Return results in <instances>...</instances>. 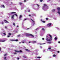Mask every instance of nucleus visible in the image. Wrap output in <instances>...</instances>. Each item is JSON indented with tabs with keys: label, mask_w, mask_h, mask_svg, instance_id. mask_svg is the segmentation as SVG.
I'll return each instance as SVG.
<instances>
[{
	"label": "nucleus",
	"mask_w": 60,
	"mask_h": 60,
	"mask_svg": "<svg viewBox=\"0 0 60 60\" xmlns=\"http://www.w3.org/2000/svg\"><path fill=\"white\" fill-rule=\"evenodd\" d=\"M46 41H51V40L52 39V36L50 34H48L46 37Z\"/></svg>",
	"instance_id": "nucleus-1"
},
{
	"label": "nucleus",
	"mask_w": 60,
	"mask_h": 60,
	"mask_svg": "<svg viewBox=\"0 0 60 60\" xmlns=\"http://www.w3.org/2000/svg\"><path fill=\"white\" fill-rule=\"evenodd\" d=\"M23 34L24 35H26V36H29L30 37V38H34V36L32 34L25 33L24 34Z\"/></svg>",
	"instance_id": "nucleus-2"
},
{
	"label": "nucleus",
	"mask_w": 60,
	"mask_h": 60,
	"mask_svg": "<svg viewBox=\"0 0 60 60\" xmlns=\"http://www.w3.org/2000/svg\"><path fill=\"white\" fill-rule=\"evenodd\" d=\"M42 9L44 11H47V10L48 9V7L46 4H44V6L42 7Z\"/></svg>",
	"instance_id": "nucleus-3"
},
{
	"label": "nucleus",
	"mask_w": 60,
	"mask_h": 60,
	"mask_svg": "<svg viewBox=\"0 0 60 60\" xmlns=\"http://www.w3.org/2000/svg\"><path fill=\"white\" fill-rule=\"evenodd\" d=\"M31 19L32 21H31V23L32 25H33V26H34V24L35 23V21H34V20L33 19L32 20Z\"/></svg>",
	"instance_id": "nucleus-4"
},
{
	"label": "nucleus",
	"mask_w": 60,
	"mask_h": 60,
	"mask_svg": "<svg viewBox=\"0 0 60 60\" xmlns=\"http://www.w3.org/2000/svg\"><path fill=\"white\" fill-rule=\"evenodd\" d=\"M51 23H48L47 24V27H49V26H50L51 25Z\"/></svg>",
	"instance_id": "nucleus-5"
},
{
	"label": "nucleus",
	"mask_w": 60,
	"mask_h": 60,
	"mask_svg": "<svg viewBox=\"0 0 60 60\" xmlns=\"http://www.w3.org/2000/svg\"><path fill=\"white\" fill-rule=\"evenodd\" d=\"M14 15H13L11 16V18L12 20H13V19H14Z\"/></svg>",
	"instance_id": "nucleus-6"
},
{
	"label": "nucleus",
	"mask_w": 60,
	"mask_h": 60,
	"mask_svg": "<svg viewBox=\"0 0 60 60\" xmlns=\"http://www.w3.org/2000/svg\"><path fill=\"white\" fill-rule=\"evenodd\" d=\"M14 13H16V12H11V13H8V15H10L11 14H13Z\"/></svg>",
	"instance_id": "nucleus-7"
},
{
	"label": "nucleus",
	"mask_w": 60,
	"mask_h": 60,
	"mask_svg": "<svg viewBox=\"0 0 60 60\" xmlns=\"http://www.w3.org/2000/svg\"><path fill=\"white\" fill-rule=\"evenodd\" d=\"M15 52H22V51L21 50H20L19 51H16V50H15Z\"/></svg>",
	"instance_id": "nucleus-8"
},
{
	"label": "nucleus",
	"mask_w": 60,
	"mask_h": 60,
	"mask_svg": "<svg viewBox=\"0 0 60 60\" xmlns=\"http://www.w3.org/2000/svg\"><path fill=\"white\" fill-rule=\"evenodd\" d=\"M31 42H32V43H36V41H31Z\"/></svg>",
	"instance_id": "nucleus-9"
},
{
	"label": "nucleus",
	"mask_w": 60,
	"mask_h": 60,
	"mask_svg": "<svg viewBox=\"0 0 60 60\" xmlns=\"http://www.w3.org/2000/svg\"><path fill=\"white\" fill-rule=\"evenodd\" d=\"M4 39L5 40L4 41H2L1 39H0V42L1 41L2 42H3L4 41H6L7 40V39L5 38Z\"/></svg>",
	"instance_id": "nucleus-10"
},
{
	"label": "nucleus",
	"mask_w": 60,
	"mask_h": 60,
	"mask_svg": "<svg viewBox=\"0 0 60 60\" xmlns=\"http://www.w3.org/2000/svg\"><path fill=\"white\" fill-rule=\"evenodd\" d=\"M0 7H1V8H2V7H3V8H4L5 7L4 6V5H1L0 6Z\"/></svg>",
	"instance_id": "nucleus-11"
},
{
	"label": "nucleus",
	"mask_w": 60,
	"mask_h": 60,
	"mask_svg": "<svg viewBox=\"0 0 60 60\" xmlns=\"http://www.w3.org/2000/svg\"><path fill=\"white\" fill-rule=\"evenodd\" d=\"M37 6H38V8L37 9H36V10H39V8L40 7H39V5H38V4H37Z\"/></svg>",
	"instance_id": "nucleus-12"
},
{
	"label": "nucleus",
	"mask_w": 60,
	"mask_h": 60,
	"mask_svg": "<svg viewBox=\"0 0 60 60\" xmlns=\"http://www.w3.org/2000/svg\"><path fill=\"white\" fill-rule=\"evenodd\" d=\"M10 41H18V39H16L15 40H10Z\"/></svg>",
	"instance_id": "nucleus-13"
},
{
	"label": "nucleus",
	"mask_w": 60,
	"mask_h": 60,
	"mask_svg": "<svg viewBox=\"0 0 60 60\" xmlns=\"http://www.w3.org/2000/svg\"><path fill=\"white\" fill-rule=\"evenodd\" d=\"M4 22H5V23H9V22H7V21H6V20H4Z\"/></svg>",
	"instance_id": "nucleus-14"
},
{
	"label": "nucleus",
	"mask_w": 60,
	"mask_h": 60,
	"mask_svg": "<svg viewBox=\"0 0 60 60\" xmlns=\"http://www.w3.org/2000/svg\"><path fill=\"white\" fill-rule=\"evenodd\" d=\"M57 9L58 10V11H60V8H57Z\"/></svg>",
	"instance_id": "nucleus-15"
},
{
	"label": "nucleus",
	"mask_w": 60,
	"mask_h": 60,
	"mask_svg": "<svg viewBox=\"0 0 60 60\" xmlns=\"http://www.w3.org/2000/svg\"><path fill=\"white\" fill-rule=\"evenodd\" d=\"M55 11L56 10L55 9H52V12H54V11Z\"/></svg>",
	"instance_id": "nucleus-16"
},
{
	"label": "nucleus",
	"mask_w": 60,
	"mask_h": 60,
	"mask_svg": "<svg viewBox=\"0 0 60 60\" xmlns=\"http://www.w3.org/2000/svg\"><path fill=\"white\" fill-rule=\"evenodd\" d=\"M49 47H50L48 48V49H51V47L50 46H49Z\"/></svg>",
	"instance_id": "nucleus-17"
},
{
	"label": "nucleus",
	"mask_w": 60,
	"mask_h": 60,
	"mask_svg": "<svg viewBox=\"0 0 60 60\" xmlns=\"http://www.w3.org/2000/svg\"><path fill=\"white\" fill-rule=\"evenodd\" d=\"M57 13H58L59 15H60V11H58L57 12Z\"/></svg>",
	"instance_id": "nucleus-18"
},
{
	"label": "nucleus",
	"mask_w": 60,
	"mask_h": 60,
	"mask_svg": "<svg viewBox=\"0 0 60 60\" xmlns=\"http://www.w3.org/2000/svg\"><path fill=\"white\" fill-rule=\"evenodd\" d=\"M54 39L55 40H56L57 39V37H55L54 38Z\"/></svg>",
	"instance_id": "nucleus-19"
},
{
	"label": "nucleus",
	"mask_w": 60,
	"mask_h": 60,
	"mask_svg": "<svg viewBox=\"0 0 60 60\" xmlns=\"http://www.w3.org/2000/svg\"><path fill=\"white\" fill-rule=\"evenodd\" d=\"M22 15H20V16L19 17V19H20L21 18H22Z\"/></svg>",
	"instance_id": "nucleus-20"
},
{
	"label": "nucleus",
	"mask_w": 60,
	"mask_h": 60,
	"mask_svg": "<svg viewBox=\"0 0 60 60\" xmlns=\"http://www.w3.org/2000/svg\"><path fill=\"white\" fill-rule=\"evenodd\" d=\"M26 51H28V52H30V50H28V49H26Z\"/></svg>",
	"instance_id": "nucleus-21"
},
{
	"label": "nucleus",
	"mask_w": 60,
	"mask_h": 60,
	"mask_svg": "<svg viewBox=\"0 0 60 60\" xmlns=\"http://www.w3.org/2000/svg\"><path fill=\"white\" fill-rule=\"evenodd\" d=\"M23 57L24 58H26V56L25 55H24V56H23Z\"/></svg>",
	"instance_id": "nucleus-22"
},
{
	"label": "nucleus",
	"mask_w": 60,
	"mask_h": 60,
	"mask_svg": "<svg viewBox=\"0 0 60 60\" xmlns=\"http://www.w3.org/2000/svg\"><path fill=\"white\" fill-rule=\"evenodd\" d=\"M28 19V18H26L24 19V20H23V21H25V20H27V19Z\"/></svg>",
	"instance_id": "nucleus-23"
},
{
	"label": "nucleus",
	"mask_w": 60,
	"mask_h": 60,
	"mask_svg": "<svg viewBox=\"0 0 60 60\" xmlns=\"http://www.w3.org/2000/svg\"><path fill=\"white\" fill-rule=\"evenodd\" d=\"M37 58H41L40 57H37Z\"/></svg>",
	"instance_id": "nucleus-24"
},
{
	"label": "nucleus",
	"mask_w": 60,
	"mask_h": 60,
	"mask_svg": "<svg viewBox=\"0 0 60 60\" xmlns=\"http://www.w3.org/2000/svg\"><path fill=\"white\" fill-rule=\"evenodd\" d=\"M33 16H35V14H32Z\"/></svg>",
	"instance_id": "nucleus-25"
},
{
	"label": "nucleus",
	"mask_w": 60,
	"mask_h": 60,
	"mask_svg": "<svg viewBox=\"0 0 60 60\" xmlns=\"http://www.w3.org/2000/svg\"><path fill=\"white\" fill-rule=\"evenodd\" d=\"M20 34L19 35L17 36L18 37H20Z\"/></svg>",
	"instance_id": "nucleus-26"
},
{
	"label": "nucleus",
	"mask_w": 60,
	"mask_h": 60,
	"mask_svg": "<svg viewBox=\"0 0 60 60\" xmlns=\"http://www.w3.org/2000/svg\"><path fill=\"white\" fill-rule=\"evenodd\" d=\"M13 25L14 26H15V23H13Z\"/></svg>",
	"instance_id": "nucleus-27"
},
{
	"label": "nucleus",
	"mask_w": 60,
	"mask_h": 60,
	"mask_svg": "<svg viewBox=\"0 0 60 60\" xmlns=\"http://www.w3.org/2000/svg\"><path fill=\"white\" fill-rule=\"evenodd\" d=\"M42 30H43V31H45V29H44V28H42Z\"/></svg>",
	"instance_id": "nucleus-28"
},
{
	"label": "nucleus",
	"mask_w": 60,
	"mask_h": 60,
	"mask_svg": "<svg viewBox=\"0 0 60 60\" xmlns=\"http://www.w3.org/2000/svg\"><path fill=\"white\" fill-rule=\"evenodd\" d=\"M53 51V49H51L50 50V51L51 52Z\"/></svg>",
	"instance_id": "nucleus-29"
},
{
	"label": "nucleus",
	"mask_w": 60,
	"mask_h": 60,
	"mask_svg": "<svg viewBox=\"0 0 60 60\" xmlns=\"http://www.w3.org/2000/svg\"><path fill=\"white\" fill-rule=\"evenodd\" d=\"M14 15H15V16L16 17H18V15H17V14H15Z\"/></svg>",
	"instance_id": "nucleus-30"
},
{
	"label": "nucleus",
	"mask_w": 60,
	"mask_h": 60,
	"mask_svg": "<svg viewBox=\"0 0 60 60\" xmlns=\"http://www.w3.org/2000/svg\"><path fill=\"white\" fill-rule=\"evenodd\" d=\"M46 20H48V19H49V18H46Z\"/></svg>",
	"instance_id": "nucleus-31"
},
{
	"label": "nucleus",
	"mask_w": 60,
	"mask_h": 60,
	"mask_svg": "<svg viewBox=\"0 0 60 60\" xmlns=\"http://www.w3.org/2000/svg\"><path fill=\"white\" fill-rule=\"evenodd\" d=\"M19 4H20V5H21L22 4V3H20V2L19 3Z\"/></svg>",
	"instance_id": "nucleus-32"
},
{
	"label": "nucleus",
	"mask_w": 60,
	"mask_h": 60,
	"mask_svg": "<svg viewBox=\"0 0 60 60\" xmlns=\"http://www.w3.org/2000/svg\"><path fill=\"white\" fill-rule=\"evenodd\" d=\"M11 33H9L8 34V35H11Z\"/></svg>",
	"instance_id": "nucleus-33"
},
{
	"label": "nucleus",
	"mask_w": 60,
	"mask_h": 60,
	"mask_svg": "<svg viewBox=\"0 0 60 60\" xmlns=\"http://www.w3.org/2000/svg\"><path fill=\"white\" fill-rule=\"evenodd\" d=\"M1 24H4V22H2Z\"/></svg>",
	"instance_id": "nucleus-34"
},
{
	"label": "nucleus",
	"mask_w": 60,
	"mask_h": 60,
	"mask_svg": "<svg viewBox=\"0 0 60 60\" xmlns=\"http://www.w3.org/2000/svg\"><path fill=\"white\" fill-rule=\"evenodd\" d=\"M3 34H4V35H6V34H5V33H3Z\"/></svg>",
	"instance_id": "nucleus-35"
},
{
	"label": "nucleus",
	"mask_w": 60,
	"mask_h": 60,
	"mask_svg": "<svg viewBox=\"0 0 60 60\" xmlns=\"http://www.w3.org/2000/svg\"><path fill=\"white\" fill-rule=\"evenodd\" d=\"M47 43H49V44H50V43H51V42H48Z\"/></svg>",
	"instance_id": "nucleus-36"
},
{
	"label": "nucleus",
	"mask_w": 60,
	"mask_h": 60,
	"mask_svg": "<svg viewBox=\"0 0 60 60\" xmlns=\"http://www.w3.org/2000/svg\"><path fill=\"white\" fill-rule=\"evenodd\" d=\"M42 22H43V23H45V22L44 21H42Z\"/></svg>",
	"instance_id": "nucleus-37"
},
{
	"label": "nucleus",
	"mask_w": 60,
	"mask_h": 60,
	"mask_svg": "<svg viewBox=\"0 0 60 60\" xmlns=\"http://www.w3.org/2000/svg\"><path fill=\"white\" fill-rule=\"evenodd\" d=\"M56 56V55H54L53 56V57H55V56Z\"/></svg>",
	"instance_id": "nucleus-38"
},
{
	"label": "nucleus",
	"mask_w": 60,
	"mask_h": 60,
	"mask_svg": "<svg viewBox=\"0 0 60 60\" xmlns=\"http://www.w3.org/2000/svg\"><path fill=\"white\" fill-rule=\"evenodd\" d=\"M54 19L55 20L56 19V18H54Z\"/></svg>",
	"instance_id": "nucleus-39"
},
{
	"label": "nucleus",
	"mask_w": 60,
	"mask_h": 60,
	"mask_svg": "<svg viewBox=\"0 0 60 60\" xmlns=\"http://www.w3.org/2000/svg\"><path fill=\"white\" fill-rule=\"evenodd\" d=\"M57 30H59L60 29L59 28H57Z\"/></svg>",
	"instance_id": "nucleus-40"
},
{
	"label": "nucleus",
	"mask_w": 60,
	"mask_h": 60,
	"mask_svg": "<svg viewBox=\"0 0 60 60\" xmlns=\"http://www.w3.org/2000/svg\"><path fill=\"white\" fill-rule=\"evenodd\" d=\"M38 53H36V54H35L36 55H38Z\"/></svg>",
	"instance_id": "nucleus-41"
},
{
	"label": "nucleus",
	"mask_w": 60,
	"mask_h": 60,
	"mask_svg": "<svg viewBox=\"0 0 60 60\" xmlns=\"http://www.w3.org/2000/svg\"><path fill=\"white\" fill-rule=\"evenodd\" d=\"M5 28H6V29H7V27L6 26H5Z\"/></svg>",
	"instance_id": "nucleus-42"
},
{
	"label": "nucleus",
	"mask_w": 60,
	"mask_h": 60,
	"mask_svg": "<svg viewBox=\"0 0 60 60\" xmlns=\"http://www.w3.org/2000/svg\"><path fill=\"white\" fill-rule=\"evenodd\" d=\"M29 17H31V15H29Z\"/></svg>",
	"instance_id": "nucleus-43"
},
{
	"label": "nucleus",
	"mask_w": 60,
	"mask_h": 60,
	"mask_svg": "<svg viewBox=\"0 0 60 60\" xmlns=\"http://www.w3.org/2000/svg\"><path fill=\"white\" fill-rule=\"evenodd\" d=\"M39 28H38L36 29V30H38V29H39Z\"/></svg>",
	"instance_id": "nucleus-44"
},
{
	"label": "nucleus",
	"mask_w": 60,
	"mask_h": 60,
	"mask_svg": "<svg viewBox=\"0 0 60 60\" xmlns=\"http://www.w3.org/2000/svg\"><path fill=\"white\" fill-rule=\"evenodd\" d=\"M40 2H42V0H40Z\"/></svg>",
	"instance_id": "nucleus-45"
},
{
	"label": "nucleus",
	"mask_w": 60,
	"mask_h": 60,
	"mask_svg": "<svg viewBox=\"0 0 60 60\" xmlns=\"http://www.w3.org/2000/svg\"><path fill=\"white\" fill-rule=\"evenodd\" d=\"M30 10H29L28 11V12H30Z\"/></svg>",
	"instance_id": "nucleus-46"
},
{
	"label": "nucleus",
	"mask_w": 60,
	"mask_h": 60,
	"mask_svg": "<svg viewBox=\"0 0 60 60\" xmlns=\"http://www.w3.org/2000/svg\"><path fill=\"white\" fill-rule=\"evenodd\" d=\"M10 37V36H7V37Z\"/></svg>",
	"instance_id": "nucleus-47"
},
{
	"label": "nucleus",
	"mask_w": 60,
	"mask_h": 60,
	"mask_svg": "<svg viewBox=\"0 0 60 60\" xmlns=\"http://www.w3.org/2000/svg\"><path fill=\"white\" fill-rule=\"evenodd\" d=\"M30 42H31V41H29V43H30Z\"/></svg>",
	"instance_id": "nucleus-48"
},
{
	"label": "nucleus",
	"mask_w": 60,
	"mask_h": 60,
	"mask_svg": "<svg viewBox=\"0 0 60 60\" xmlns=\"http://www.w3.org/2000/svg\"><path fill=\"white\" fill-rule=\"evenodd\" d=\"M42 39L43 40H44V38H42Z\"/></svg>",
	"instance_id": "nucleus-49"
},
{
	"label": "nucleus",
	"mask_w": 60,
	"mask_h": 60,
	"mask_svg": "<svg viewBox=\"0 0 60 60\" xmlns=\"http://www.w3.org/2000/svg\"><path fill=\"white\" fill-rule=\"evenodd\" d=\"M7 55V54H5L4 55V56H6Z\"/></svg>",
	"instance_id": "nucleus-50"
},
{
	"label": "nucleus",
	"mask_w": 60,
	"mask_h": 60,
	"mask_svg": "<svg viewBox=\"0 0 60 60\" xmlns=\"http://www.w3.org/2000/svg\"><path fill=\"white\" fill-rule=\"evenodd\" d=\"M40 47L41 49H42V47L41 46H40Z\"/></svg>",
	"instance_id": "nucleus-51"
},
{
	"label": "nucleus",
	"mask_w": 60,
	"mask_h": 60,
	"mask_svg": "<svg viewBox=\"0 0 60 60\" xmlns=\"http://www.w3.org/2000/svg\"><path fill=\"white\" fill-rule=\"evenodd\" d=\"M58 43H60V41H59L58 42Z\"/></svg>",
	"instance_id": "nucleus-52"
},
{
	"label": "nucleus",
	"mask_w": 60,
	"mask_h": 60,
	"mask_svg": "<svg viewBox=\"0 0 60 60\" xmlns=\"http://www.w3.org/2000/svg\"><path fill=\"white\" fill-rule=\"evenodd\" d=\"M19 58H17V60H19Z\"/></svg>",
	"instance_id": "nucleus-53"
},
{
	"label": "nucleus",
	"mask_w": 60,
	"mask_h": 60,
	"mask_svg": "<svg viewBox=\"0 0 60 60\" xmlns=\"http://www.w3.org/2000/svg\"><path fill=\"white\" fill-rule=\"evenodd\" d=\"M24 42H23V41L22 42V43H24Z\"/></svg>",
	"instance_id": "nucleus-54"
},
{
	"label": "nucleus",
	"mask_w": 60,
	"mask_h": 60,
	"mask_svg": "<svg viewBox=\"0 0 60 60\" xmlns=\"http://www.w3.org/2000/svg\"><path fill=\"white\" fill-rule=\"evenodd\" d=\"M28 29H29V28H28L26 29L27 30H28Z\"/></svg>",
	"instance_id": "nucleus-55"
},
{
	"label": "nucleus",
	"mask_w": 60,
	"mask_h": 60,
	"mask_svg": "<svg viewBox=\"0 0 60 60\" xmlns=\"http://www.w3.org/2000/svg\"><path fill=\"white\" fill-rule=\"evenodd\" d=\"M40 35H41V36H42V35H41V34H40Z\"/></svg>",
	"instance_id": "nucleus-56"
},
{
	"label": "nucleus",
	"mask_w": 60,
	"mask_h": 60,
	"mask_svg": "<svg viewBox=\"0 0 60 60\" xmlns=\"http://www.w3.org/2000/svg\"><path fill=\"white\" fill-rule=\"evenodd\" d=\"M57 52L58 53H59V52H60L59 51H58Z\"/></svg>",
	"instance_id": "nucleus-57"
},
{
	"label": "nucleus",
	"mask_w": 60,
	"mask_h": 60,
	"mask_svg": "<svg viewBox=\"0 0 60 60\" xmlns=\"http://www.w3.org/2000/svg\"><path fill=\"white\" fill-rule=\"evenodd\" d=\"M22 9H23V8H21V10H22Z\"/></svg>",
	"instance_id": "nucleus-58"
},
{
	"label": "nucleus",
	"mask_w": 60,
	"mask_h": 60,
	"mask_svg": "<svg viewBox=\"0 0 60 60\" xmlns=\"http://www.w3.org/2000/svg\"><path fill=\"white\" fill-rule=\"evenodd\" d=\"M45 50H44L43 51V52H45Z\"/></svg>",
	"instance_id": "nucleus-59"
},
{
	"label": "nucleus",
	"mask_w": 60,
	"mask_h": 60,
	"mask_svg": "<svg viewBox=\"0 0 60 60\" xmlns=\"http://www.w3.org/2000/svg\"><path fill=\"white\" fill-rule=\"evenodd\" d=\"M14 54H16V53H14Z\"/></svg>",
	"instance_id": "nucleus-60"
},
{
	"label": "nucleus",
	"mask_w": 60,
	"mask_h": 60,
	"mask_svg": "<svg viewBox=\"0 0 60 60\" xmlns=\"http://www.w3.org/2000/svg\"><path fill=\"white\" fill-rule=\"evenodd\" d=\"M24 2H26V0H24Z\"/></svg>",
	"instance_id": "nucleus-61"
},
{
	"label": "nucleus",
	"mask_w": 60,
	"mask_h": 60,
	"mask_svg": "<svg viewBox=\"0 0 60 60\" xmlns=\"http://www.w3.org/2000/svg\"><path fill=\"white\" fill-rule=\"evenodd\" d=\"M6 58V57H5L4 59H5Z\"/></svg>",
	"instance_id": "nucleus-62"
},
{
	"label": "nucleus",
	"mask_w": 60,
	"mask_h": 60,
	"mask_svg": "<svg viewBox=\"0 0 60 60\" xmlns=\"http://www.w3.org/2000/svg\"><path fill=\"white\" fill-rule=\"evenodd\" d=\"M17 27H19V26H18V25H17Z\"/></svg>",
	"instance_id": "nucleus-63"
},
{
	"label": "nucleus",
	"mask_w": 60,
	"mask_h": 60,
	"mask_svg": "<svg viewBox=\"0 0 60 60\" xmlns=\"http://www.w3.org/2000/svg\"><path fill=\"white\" fill-rule=\"evenodd\" d=\"M1 48H0V51H1Z\"/></svg>",
	"instance_id": "nucleus-64"
}]
</instances>
